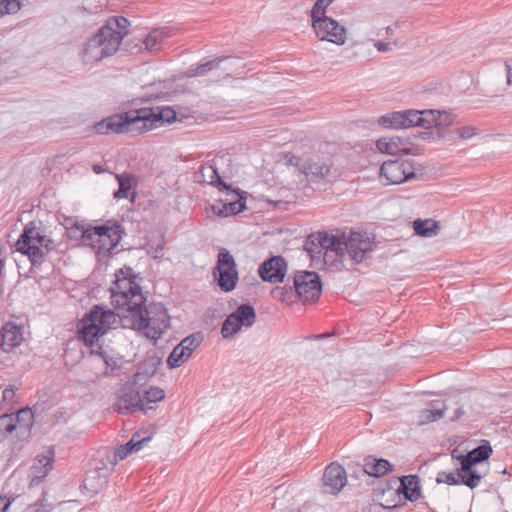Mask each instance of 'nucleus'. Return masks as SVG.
<instances>
[{
	"mask_svg": "<svg viewBox=\"0 0 512 512\" xmlns=\"http://www.w3.org/2000/svg\"><path fill=\"white\" fill-rule=\"evenodd\" d=\"M120 270L111 288L114 306L123 310V314L96 305L86 314L78 325L77 337L91 348V353L102 356L105 351L101 345L103 336L120 323L123 328L141 331L147 338L156 340L168 327V316L162 304L144 306L146 298L142 293L137 277Z\"/></svg>",
	"mask_w": 512,
	"mask_h": 512,
	"instance_id": "obj_1",
	"label": "nucleus"
},
{
	"mask_svg": "<svg viewBox=\"0 0 512 512\" xmlns=\"http://www.w3.org/2000/svg\"><path fill=\"white\" fill-rule=\"evenodd\" d=\"M129 21L120 16L111 17L99 31L84 44L81 58L85 63H93L114 54L128 33Z\"/></svg>",
	"mask_w": 512,
	"mask_h": 512,
	"instance_id": "obj_2",
	"label": "nucleus"
},
{
	"mask_svg": "<svg viewBox=\"0 0 512 512\" xmlns=\"http://www.w3.org/2000/svg\"><path fill=\"white\" fill-rule=\"evenodd\" d=\"M121 226L114 222L89 226L83 232V245L89 247L99 261L107 260L122 239Z\"/></svg>",
	"mask_w": 512,
	"mask_h": 512,
	"instance_id": "obj_3",
	"label": "nucleus"
},
{
	"mask_svg": "<svg viewBox=\"0 0 512 512\" xmlns=\"http://www.w3.org/2000/svg\"><path fill=\"white\" fill-rule=\"evenodd\" d=\"M15 247L18 252L27 255L33 264H38L55 248V245L40 227L36 226L34 222H30L25 226Z\"/></svg>",
	"mask_w": 512,
	"mask_h": 512,
	"instance_id": "obj_4",
	"label": "nucleus"
},
{
	"mask_svg": "<svg viewBox=\"0 0 512 512\" xmlns=\"http://www.w3.org/2000/svg\"><path fill=\"white\" fill-rule=\"evenodd\" d=\"M340 249L338 252V265L350 262L359 264L370 258L375 243L373 239L365 233L352 232L346 238L339 237Z\"/></svg>",
	"mask_w": 512,
	"mask_h": 512,
	"instance_id": "obj_5",
	"label": "nucleus"
},
{
	"mask_svg": "<svg viewBox=\"0 0 512 512\" xmlns=\"http://www.w3.org/2000/svg\"><path fill=\"white\" fill-rule=\"evenodd\" d=\"M339 237L319 232L310 235L305 242V251L312 261H323L327 267L338 266Z\"/></svg>",
	"mask_w": 512,
	"mask_h": 512,
	"instance_id": "obj_6",
	"label": "nucleus"
},
{
	"mask_svg": "<svg viewBox=\"0 0 512 512\" xmlns=\"http://www.w3.org/2000/svg\"><path fill=\"white\" fill-rule=\"evenodd\" d=\"M139 109L124 113L114 114L97 122L93 129L97 134H131L137 135L143 133Z\"/></svg>",
	"mask_w": 512,
	"mask_h": 512,
	"instance_id": "obj_7",
	"label": "nucleus"
},
{
	"mask_svg": "<svg viewBox=\"0 0 512 512\" xmlns=\"http://www.w3.org/2000/svg\"><path fill=\"white\" fill-rule=\"evenodd\" d=\"M492 453V448L488 442L482 444L466 455L458 456L457 459L462 465V474L464 476V484L470 488H475L479 485L481 479L485 476L486 466L485 461Z\"/></svg>",
	"mask_w": 512,
	"mask_h": 512,
	"instance_id": "obj_8",
	"label": "nucleus"
},
{
	"mask_svg": "<svg viewBox=\"0 0 512 512\" xmlns=\"http://www.w3.org/2000/svg\"><path fill=\"white\" fill-rule=\"evenodd\" d=\"M415 177V166L410 160H387L379 171L380 181L384 185H398Z\"/></svg>",
	"mask_w": 512,
	"mask_h": 512,
	"instance_id": "obj_9",
	"label": "nucleus"
},
{
	"mask_svg": "<svg viewBox=\"0 0 512 512\" xmlns=\"http://www.w3.org/2000/svg\"><path fill=\"white\" fill-rule=\"evenodd\" d=\"M294 289L304 304L316 301L322 291L318 274L312 271H297L294 275Z\"/></svg>",
	"mask_w": 512,
	"mask_h": 512,
	"instance_id": "obj_10",
	"label": "nucleus"
},
{
	"mask_svg": "<svg viewBox=\"0 0 512 512\" xmlns=\"http://www.w3.org/2000/svg\"><path fill=\"white\" fill-rule=\"evenodd\" d=\"M113 409L121 414H132L138 411L147 413L148 411L141 392L132 384H124L118 390Z\"/></svg>",
	"mask_w": 512,
	"mask_h": 512,
	"instance_id": "obj_11",
	"label": "nucleus"
},
{
	"mask_svg": "<svg viewBox=\"0 0 512 512\" xmlns=\"http://www.w3.org/2000/svg\"><path fill=\"white\" fill-rule=\"evenodd\" d=\"M426 116V128L435 129V132H425V138L431 136L433 139H447L448 141H454L455 138L450 135L447 128L455 123L456 117L448 111L440 110H424Z\"/></svg>",
	"mask_w": 512,
	"mask_h": 512,
	"instance_id": "obj_12",
	"label": "nucleus"
},
{
	"mask_svg": "<svg viewBox=\"0 0 512 512\" xmlns=\"http://www.w3.org/2000/svg\"><path fill=\"white\" fill-rule=\"evenodd\" d=\"M214 276L223 291L229 292L235 288L238 281V271L233 256L225 248L219 251Z\"/></svg>",
	"mask_w": 512,
	"mask_h": 512,
	"instance_id": "obj_13",
	"label": "nucleus"
},
{
	"mask_svg": "<svg viewBox=\"0 0 512 512\" xmlns=\"http://www.w3.org/2000/svg\"><path fill=\"white\" fill-rule=\"evenodd\" d=\"M311 25L320 41H327L337 46H342L347 41V29L331 17L312 21Z\"/></svg>",
	"mask_w": 512,
	"mask_h": 512,
	"instance_id": "obj_14",
	"label": "nucleus"
},
{
	"mask_svg": "<svg viewBox=\"0 0 512 512\" xmlns=\"http://www.w3.org/2000/svg\"><path fill=\"white\" fill-rule=\"evenodd\" d=\"M256 319L255 310L252 306L244 304L237 307L223 322L221 334L223 338H230L238 333L242 327H250Z\"/></svg>",
	"mask_w": 512,
	"mask_h": 512,
	"instance_id": "obj_15",
	"label": "nucleus"
},
{
	"mask_svg": "<svg viewBox=\"0 0 512 512\" xmlns=\"http://www.w3.org/2000/svg\"><path fill=\"white\" fill-rule=\"evenodd\" d=\"M139 114L143 133L176 120L175 110L168 106L141 108Z\"/></svg>",
	"mask_w": 512,
	"mask_h": 512,
	"instance_id": "obj_16",
	"label": "nucleus"
},
{
	"mask_svg": "<svg viewBox=\"0 0 512 512\" xmlns=\"http://www.w3.org/2000/svg\"><path fill=\"white\" fill-rule=\"evenodd\" d=\"M24 342V330L13 322L5 323L0 330V352H14Z\"/></svg>",
	"mask_w": 512,
	"mask_h": 512,
	"instance_id": "obj_17",
	"label": "nucleus"
},
{
	"mask_svg": "<svg viewBox=\"0 0 512 512\" xmlns=\"http://www.w3.org/2000/svg\"><path fill=\"white\" fill-rule=\"evenodd\" d=\"M287 272V263L282 256H274L261 264L259 274L263 281L280 283Z\"/></svg>",
	"mask_w": 512,
	"mask_h": 512,
	"instance_id": "obj_18",
	"label": "nucleus"
},
{
	"mask_svg": "<svg viewBox=\"0 0 512 512\" xmlns=\"http://www.w3.org/2000/svg\"><path fill=\"white\" fill-rule=\"evenodd\" d=\"M346 483V471L341 465L337 463H331L326 467L323 475V485L327 493H339L346 485Z\"/></svg>",
	"mask_w": 512,
	"mask_h": 512,
	"instance_id": "obj_19",
	"label": "nucleus"
},
{
	"mask_svg": "<svg viewBox=\"0 0 512 512\" xmlns=\"http://www.w3.org/2000/svg\"><path fill=\"white\" fill-rule=\"evenodd\" d=\"M376 147L379 152L389 155L416 154L409 141L398 136L380 138L376 142Z\"/></svg>",
	"mask_w": 512,
	"mask_h": 512,
	"instance_id": "obj_20",
	"label": "nucleus"
},
{
	"mask_svg": "<svg viewBox=\"0 0 512 512\" xmlns=\"http://www.w3.org/2000/svg\"><path fill=\"white\" fill-rule=\"evenodd\" d=\"M111 467L102 466L90 470L83 481V487L90 495L98 493L107 483Z\"/></svg>",
	"mask_w": 512,
	"mask_h": 512,
	"instance_id": "obj_21",
	"label": "nucleus"
},
{
	"mask_svg": "<svg viewBox=\"0 0 512 512\" xmlns=\"http://www.w3.org/2000/svg\"><path fill=\"white\" fill-rule=\"evenodd\" d=\"M300 170L312 182H319L329 175L331 167L326 161L317 159H308L300 165Z\"/></svg>",
	"mask_w": 512,
	"mask_h": 512,
	"instance_id": "obj_22",
	"label": "nucleus"
},
{
	"mask_svg": "<svg viewBox=\"0 0 512 512\" xmlns=\"http://www.w3.org/2000/svg\"><path fill=\"white\" fill-rule=\"evenodd\" d=\"M227 194L231 196L229 202L222 204V207L212 205L211 210L218 216L228 217L242 212L245 209V201L238 190H228Z\"/></svg>",
	"mask_w": 512,
	"mask_h": 512,
	"instance_id": "obj_23",
	"label": "nucleus"
},
{
	"mask_svg": "<svg viewBox=\"0 0 512 512\" xmlns=\"http://www.w3.org/2000/svg\"><path fill=\"white\" fill-rule=\"evenodd\" d=\"M170 36V31L167 28L151 31L143 40L145 49L149 52L158 51Z\"/></svg>",
	"mask_w": 512,
	"mask_h": 512,
	"instance_id": "obj_24",
	"label": "nucleus"
},
{
	"mask_svg": "<svg viewBox=\"0 0 512 512\" xmlns=\"http://www.w3.org/2000/svg\"><path fill=\"white\" fill-rule=\"evenodd\" d=\"M446 408L438 401L431 402L429 406L423 409L418 416V424L424 425L441 419L444 416Z\"/></svg>",
	"mask_w": 512,
	"mask_h": 512,
	"instance_id": "obj_25",
	"label": "nucleus"
},
{
	"mask_svg": "<svg viewBox=\"0 0 512 512\" xmlns=\"http://www.w3.org/2000/svg\"><path fill=\"white\" fill-rule=\"evenodd\" d=\"M363 469L370 476L381 477L391 470V464L385 459L369 457L365 460Z\"/></svg>",
	"mask_w": 512,
	"mask_h": 512,
	"instance_id": "obj_26",
	"label": "nucleus"
},
{
	"mask_svg": "<svg viewBox=\"0 0 512 512\" xmlns=\"http://www.w3.org/2000/svg\"><path fill=\"white\" fill-rule=\"evenodd\" d=\"M398 490H402L410 501H416L420 497L419 480L416 475L403 476Z\"/></svg>",
	"mask_w": 512,
	"mask_h": 512,
	"instance_id": "obj_27",
	"label": "nucleus"
},
{
	"mask_svg": "<svg viewBox=\"0 0 512 512\" xmlns=\"http://www.w3.org/2000/svg\"><path fill=\"white\" fill-rule=\"evenodd\" d=\"M413 228L417 235L433 237L439 233V223L433 219H417L413 222Z\"/></svg>",
	"mask_w": 512,
	"mask_h": 512,
	"instance_id": "obj_28",
	"label": "nucleus"
},
{
	"mask_svg": "<svg viewBox=\"0 0 512 512\" xmlns=\"http://www.w3.org/2000/svg\"><path fill=\"white\" fill-rule=\"evenodd\" d=\"M378 122L386 128L406 129L405 110L387 113L381 116Z\"/></svg>",
	"mask_w": 512,
	"mask_h": 512,
	"instance_id": "obj_29",
	"label": "nucleus"
},
{
	"mask_svg": "<svg viewBox=\"0 0 512 512\" xmlns=\"http://www.w3.org/2000/svg\"><path fill=\"white\" fill-rule=\"evenodd\" d=\"M271 296L275 301L284 303L286 305H292L295 303L297 295L295 289L291 287H275L271 291Z\"/></svg>",
	"mask_w": 512,
	"mask_h": 512,
	"instance_id": "obj_30",
	"label": "nucleus"
},
{
	"mask_svg": "<svg viewBox=\"0 0 512 512\" xmlns=\"http://www.w3.org/2000/svg\"><path fill=\"white\" fill-rule=\"evenodd\" d=\"M203 181L218 187L220 190H229V187L221 180L217 170L213 166H206L201 169Z\"/></svg>",
	"mask_w": 512,
	"mask_h": 512,
	"instance_id": "obj_31",
	"label": "nucleus"
},
{
	"mask_svg": "<svg viewBox=\"0 0 512 512\" xmlns=\"http://www.w3.org/2000/svg\"><path fill=\"white\" fill-rule=\"evenodd\" d=\"M52 469V458L50 456H41L32 467L33 477L43 479Z\"/></svg>",
	"mask_w": 512,
	"mask_h": 512,
	"instance_id": "obj_32",
	"label": "nucleus"
},
{
	"mask_svg": "<svg viewBox=\"0 0 512 512\" xmlns=\"http://www.w3.org/2000/svg\"><path fill=\"white\" fill-rule=\"evenodd\" d=\"M424 110H405L406 129L414 126L426 128Z\"/></svg>",
	"mask_w": 512,
	"mask_h": 512,
	"instance_id": "obj_33",
	"label": "nucleus"
},
{
	"mask_svg": "<svg viewBox=\"0 0 512 512\" xmlns=\"http://www.w3.org/2000/svg\"><path fill=\"white\" fill-rule=\"evenodd\" d=\"M191 355L186 353L183 347H180L179 344L172 350L168 359L167 365L169 368H177L180 367L184 362H186Z\"/></svg>",
	"mask_w": 512,
	"mask_h": 512,
	"instance_id": "obj_34",
	"label": "nucleus"
},
{
	"mask_svg": "<svg viewBox=\"0 0 512 512\" xmlns=\"http://www.w3.org/2000/svg\"><path fill=\"white\" fill-rule=\"evenodd\" d=\"M141 394L142 398L144 399L145 406L148 408V410L151 409L148 404L162 401L165 397V391L157 386H150Z\"/></svg>",
	"mask_w": 512,
	"mask_h": 512,
	"instance_id": "obj_35",
	"label": "nucleus"
},
{
	"mask_svg": "<svg viewBox=\"0 0 512 512\" xmlns=\"http://www.w3.org/2000/svg\"><path fill=\"white\" fill-rule=\"evenodd\" d=\"M464 480L462 466L456 472H440L436 478L437 483H446L449 485L464 484Z\"/></svg>",
	"mask_w": 512,
	"mask_h": 512,
	"instance_id": "obj_36",
	"label": "nucleus"
},
{
	"mask_svg": "<svg viewBox=\"0 0 512 512\" xmlns=\"http://www.w3.org/2000/svg\"><path fill=\"white\" fill-rule=\"evenodd\" d=\"M335 0H316L311 10V22L327 18V8Z\"/></svg>",
	"mask_w": 512,
	"mask_h": 512,
	"instance_id": "obj_37",
	"label": "nucleus"
},
{
	"mask_svg": "<svg viewBox=\"0 0 512 512\" xmlns=\"http://www.w3.org/2000/svg\"><path fill=\"white\" fill-rule=\"evenodd\" d=\"M202 340L203 336L200 333H194L184 338L179 343V346L183 347L186 353L192 355L193 351L201 344Z\"/></svg>",
	"mask_w": 512,
	"mask_h": 512,
	"instance_id": "obj_38",
	"label": "nucleus"
},
{
	"mask_svg": "<svg viewBox=\"0 0 512 512\" xmlns=\"http://www.w3.org/2000/svg\"><path fill=\"white\" fill-rule=\"evenodd\" d=\"M21 7L22 3L20 0H0V18L16 14L20 11Z\"/></svg>",
	"mask_w": 512,
	"mask_h": 512,
	"instance_id": "obj_39",
	"label": "nucleus"
},
{
	"mask_svg": "<svg viewBox=\"0 0 512 512\" xmlns=\"http://www.w3.org/2000/svg\"><path fill=\"white\" fill-rule=\"evenodd\" d=\"M33 414L31 409H21L18 411L15 419V423L19 429L27 430L32 422Z\"/></svg>",
	"mask_w": 512,
	"mask_h": 512,
	"instance_id": "obj_40",
	"label": "nucleus"
},
{
	"mask_svg": "<svg viewBox=\"0 0 512 512\" xmlns=\"http://www.w3.org/2000/svg\"><path fill=\"white\" fill-rule=\"evenodd\" d=\"M17 428V424L12 415L5 414L0 416V437L7 436Z\"/></svg>",
	"mask_w": 512,
	"mask_h": 512,
	"instance_id": "obj_41",
	"label": "nucleus"
},
{
	"mask_svg": "<svg viewBox=\"0 0 512 512\" xmlns=\"http://www.w3.org/2000/svg\"><path fill=\"white\" fill-rule=\"evenodd\" d=\"M154 373L155 368H152L150 371H138L125 384H132L135 388L138 389V387L146 384L148 380L154 375Z\"/></svg>",
	"mask_w": 512,
	"mask_h": 512,
	"instance_id": "obj_42",
	"label": "nucleus"
},
{
	"mask_svg": "<svg viewBox=\"0 0 512 512\" xmlns=\"http://www.w3.org/2000/svg\"><path fill=\"white\" fill-rule=\"evenodd\" d=\"M478 134V129L471 125L460 126L454 129L451 134L453 137L456 135L459 139L469 140Z\"/></svg>",
	"mask_w": 512,
	"mask_h": 512,
	"instance_id": "obj_43",
	"label": "nucleus"
},
{
	"mask_svg": "<svg viewBox=\"0 0 512 512\" xmlns=\"http://www.w3.org/2000/svg\"><path fill=\"white\" fill-rule=\"evenodd\" d=\"M220 63V61H211L207 62L205 64L199 65L196 68H190L186 72L187 77H194L198 75H204L206 72L214 69L217 67V65Z\"/></svg>",
	"mask_w": 512,
	"mask_h": 512,
	"instance_id": "obj_44",
	"label": "nucleus"
},
{
	"mask_svg": "<svg viewBox=\"0 0 512 512\" xmlns=\"http://www.w3.org/2000/svg\"><path fill=\"white\" fill-rule=\"evenodd\" d=\"M119 182V189L114 192V198L124 199L128 197V192L131 188L130 180L124 176H117Z\"/></svg>",
	"mask_w": 512,
	"mask_h": 512,
	"instance_id": "obj_45",
	"label": "nucleus"
},
{
	"mask_svg": "<svg viewBox=\"0 0 512 512\" xmlns=\"http://www.w3.org/2000/svg\"><path fill=\"white\" fill-rule=\"evenodd\" d=\"M164 244L163 239H159L156 244L148 243L147 244V252L154 259L161 258L163 256Z\"/></svg>",
	"mask_w": 512,
	"mask_h": 512,
	"instance_id": "obj_46",
	"label": "nucleus"
},
{
	"mask_svg": "<svg viewBox=\"0 0 512 512\" xmlns=\"http://www.w3.org/2000/svg\"><path fill=\"white\" fill-rule=\"evenodd\" d=\"M86 230L84 226H80L78 224L72 225L67 228V236L70 239H78L80 238L83 241V232Z\"/></svg>",
	"mask_w": 512,
	"mask_h": 512,
	"instance_id": "obj_47",
	"label": "nucleus"
},
{
	"mask_svg": "<svg viewBox=\"0 0 512 512\" xmlns=\"http://www.w3.org/2000/svg\"><path fill=\"white\" fill-rule=\"evenodd\" d=\"M125 449L126 448L124 446H120L115 450L112 459L109 460V463L111 464L112 467L115 466L118 463V461L125 459L129 455L128 452L125 451Z\"/></svg>",
	"mask_w": 512,
	"mask_h": 512,
	"instance_id": "obj_48",
	"label": "nucleus"
},
{
	"mask_svg": "<svg viewBox=\"0 0 512 512\" xmlns=\"http://www.w3.org/2000/svg\"><path fill=\"white\" fill-rule=\"evenodd\" d=\"M151 440V437H144L140 438L139 435H134L129 441L131 446H135L136 450H140L143 447V444L146 442H149Z\"/></svg>",
	"mask_w": 512,
	"mask_h": 512,
	"instance_id": "obj_49",
	"label": "nucleus"
},
{
	"mask_svg": "<svg viewBox=\"0 0 512 512\" xmlns=\"http://www.w3.org/2000/svg\"><path fill=\"white\" fill-rule=\"evenodd\" d=\"M283 512H315V506L311 503L306 502L301 507L287 508Z\"/></svg>",
	"mask_w": 512,
	"mask_h": 512,
	"instance_id": "obj_50",
	"label": "nucleus"
},
{
	"mask_svg": "<svg viewBox=\"0 0 512 512\" xmlns=\"http://www.w3.org/2000/svg\"><path fill=\"white\" fill-rule=\"evenodd\" d=\"M504 66L507 75L506 83L508 86H512V60L506 61Z\"/></svg>",
	"mask_w": 512,
	"mask_h": 512,
	"instance_id": "obj_51",
	"label": "nucleus"
},
{
	"mask_svg": "<svg viewBox=\"0 0 512 512\" xmlns=\"http://www.w3.org/2000/svg\"><path fill=\"white\" fill-rule=\"evenodd\" d=\"M15 396V390L14 388L10 387V388H6L4 391H3V399L5 401H12L13 398Z\"/></svg>",
	"mask_w": 512,
	"mask_h": 512,
	"instance_id": "obj_52",
	"label": "nucleus"
},
{
	"mask_svg": "<svg viewBox=\"0 0 512 512\" xmlns=\"http://www.w3.org/2000/svg\"><path fill=\"white\" fill-rule=\"evenodd\" d=\"M375 48L379 51V52H386L389 50L390 48V44L389 43H384V42H381V41H377L375 42L374 44Z\"/></svg>",
	"mask_w": 512,
	"mask_h": 512,
	"instance_id": "obj_53",
	"label": "nucleus"
},
{
	"mask_svg": "<svg viewBox=\"0 0 512 512\" xmlns=\"http://www.w3.org/2000/svg\"><path fill=\"white\" fill-rule=\"evenodd\" d=\"M11 502L6 497H0V512H6Z\"/></svg>",
	"mask_w": 512,
	"mask_h": 512,
	"instance_id": "obj_54",
	"label": "nucleus"
},
{
	"mask_svg": "<svg viewBox=\"0 0 512 512\" xmlns=\"http://www.w3.org/2000/svg\"><path fill=\"white\" fill-rule=\"evenodd\" d=\"M462 413H463V411H462V408H461V407L456 408V409L454 410L453 415L450 417V419H451L452 421H455V420H457V419H459V418L461 417Z\"/></svg>",
	"mask_w": 512,
	"mask_h": 512,
	"instance_id": "obj_55",
	"label": "nucleus"
},
{
	"mask_svg": "<svg viewBox=\"0 0 512 512\" xmlns=\"http://www.w3.org/2000/svg\"><path fill=\"white\" fill-rule=\"evenodd\" d=\"M123 446L126 448V449H125V451H127V452H128V454H130V453H131V452H133V451H137L135 446H133V447L131 446L130 441H128V442H127L125 445H123Z\"/></svg>",
	"mask_w": 512,
	"mask_h": 512,
	"instance_id": "obj_56",
	"label": "nucleus"
},
{
	"mask_svg": "<svg viewBox=\"0 0 512 512\" xmlns=\"http://www.w3.org/2000/svg\"><path fill=\"white\" fill-rule=\"evenodd\" d=\"M94 171H95L96 173H100V171H101V170H100V167H98V166H94Z\"/></svg>",
	"mask_w": 512,
	"mask_h": 512,
	"instance_id": "obj_57",
	"label": "nucleus"
},
{
	"mask_svg": "<svg viewBox=\"0 0 512 512\" xmlns=\"http://www.w3.org/2000/svg\"><path fill=\"white\" fill-rule=\"evenodd\" d=\"M386 31H387V33H391V32H392V29H391L390 27H387V28H386Z\"/></svg>",
	"mask_w": 512,
	"mask_h": 512,
	"instance_id": "obj_58",
	"label": "nucleus"
},
{
	"mask_svg": "<svg viewBox=\"0 0 512 512\" xmlns=\"http://www.w3.org/2000/svg\"><path fill=\"white\" fill-rule=\"evenodd\" d=\"M327 335L326 334H321V335H318L317 338H323V337H326Z\"/></svg>",
	"mask_w": 512,
	"mask_h": 512,
	"instance_id": "obj_59",
	"label": "nucleus"
}]
</instances>
